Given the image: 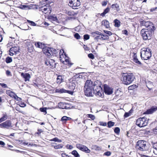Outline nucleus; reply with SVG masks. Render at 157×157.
Segmentation results:
<instances>
[{
	"mask_svg": "<svg viewBox=\"0 0 157 157\" xmlns=\"http://www.w3.org/2000/svg\"><path fill=\"white\" fill-rule=\"evenodd\" d=\"M97 83L96 82H93L91 80H87L85 83L84 91L85 95L87 96H92L93 89Z\"/></svg>",
	"mask_w": 157,
	"mask_h": 157,
	"instance_id": "nucleus-1",
	"label": "nucleus"
},
{
	"mask_svg": "<svg viewBox=\"0 0 157 157\" xmlns=\"http://www.w3.org/2000/svg\"><path fill=\"white\" fill-rule=\"evenodd\" d=\"M135 78V77L133 74L132 73H129L122 76L121 80L124 84L128 85L132 83Z\"/></svg>",
	"mask_w": 157,
	"mask_h": 157,
	"instance_id": "nucleus-2",
	"label": "nucleus"
},
{
	"mask_svg": "<svg viewBox=\"0 0 157 157\" xmlns=\"http://www.w3.org/2000/svg\"><path fill=\"white\" fill-rule=\"evenodd\" d=\"M151 49L149 48H144L141 51V57L142 59L147 60L151 57Z\"/></svg>",
	"mask_w": 157,
	"mask_h": 157,
	"instance_id": "nucleus-3",
	"label": "nucleus"
},
{
	"mask_svg": "<svg viewBox=\"0 0 157 157\" xmlns=\"http://www.w3.org/2000/svg\"><path fill=\"white\" fill-rule=\"evenodd\" d=\"M154 31L145 29H142L141 31V34L143 39L145 40L150 39L154 33Z\"/></svg>",
	"mask_w": 157,
	"mask_h": 157,
	"instance_id": "nucleus-4",
	"label": "nucleus"
},
{
	"mask_svg": "<svg viewBox=\"0 0 157 157\" xmlns=\"http://www.w3.org/2000/svg\"><path fill=\"white\" fill-rule=\"evenodd\" d=\"M136 147L141 151L147 150L148 148L146 146V142L143 140H138L136 143Z\"/></svg>",
	"mask_w": 157,
	"mask_h": 157,
	"instance_id": "nucleus-5",
	"label": "nucleus"
},
{
	"mask_svg": "<svg viewBox=\"0 0 157 157\" xmlns=\"http://www.w3.org/2000/svg\"><path fill=\"white\" fill-rule=\"evenodd\" d=\"M96 84V86H95L94 89H93V92H92V96L93 94H95L99 97H102L103 96V91L102 88L101 86Z\"/></svg>",
	"mask_w": 157,
	"mask_h": 157,
	"instance_id": "nucleus-6",
	"label": "nucleus"
},
{
	"mask_svg": "<svg viewBox=\"0 0 157 157\" xmlns=\"http://www.w3.org/2000/svg\"><path fill=\"white\" fill-rule=\"evenodd\" d=\"M140 23L141 26H144L145 27L148 28V30H155V29L153 24L149 21H140Z\"/></svg>",
	"mask_w": 157,
	"mask_h": 157,
	"instance_id": "nucleus-7",
	"label": "nucleus"
},
{
	"mask_svg": "<svg viewBox=\"0 0 157 157\" xmlns=\"http://www.w3.org/2000/svg\"><path fill=\"white\" fill-rule=\"evenodd\" d=\"M148 122V120L145 117L140 118L137 120L136 124L139 127H142L147 125Z\"/></svg>",
	"mask_w": 157,
	"mask_h": 157,
	"instance_id": "nucleus-8",
	"label": "nucleus"
},
{
	"mask_svg": "<svg viewBox=\"0 0 157 157\" xmlns=\"http://www.w3.org/2000/svg\"><path fill=\"white\" fill-rule=\"evenodd\" d=\"M68 5L73 9H78L81 4L80 1L78 0H68Z\"/></svg>",
	"mask_w": 157,
	"mask_h": 157,
	"instance_id": "nucleus-9",
	"label": "nucleus"
},
{
	"mask_svg": "<svg viewBox=\"0 0 157 157\" xmlns=\"http://www.w3.org/2000/svg\"><path fill=\"white\" fill-rule=\"evenodd\" d=\"M39 9L40 10L42 11L45 14L48 13H50L51 12V8L49 4H47L46 5L40 7Z\"/></svg>",
	"mask_w": 157,
	"mask_h": 157,
	"instance_id": "nucleus-10",
	"label": "nucleus"
},
{
	"mask_svg": "<svg viewBox=\"0 0 157 157\" xmlns=\"http://www.w3.org/2000/svg\"><path fill=\"white\" fill-rule=\"evenodd\" d=\"M19 48L18 47H13L11 48L10 50L9 55L10 56H13L14 55H16L19 52Z\"/></svg>",
	"mask_w": 157,
	"mask_h": 157,
	"instance_id": "nucleus-11",
	"label": "nucleus"
},
{
	"mask_svg": "<svg viewBox=\"0 0 157 157\" xmlns=\"http://www.w3.org/2000/svg\"><path fill=\"white\" fill-rule=\"evenodd\" d=\"M77 147L80 150L84 151L87 153H89L90 152V150L86 146L80 144H77L76 145Z\"/></svg>",
	"mask_w": 157,
	"mask_h": 157,
	"instance_id": "nucleus-12",
	"label": "nucleus"
},
{
	"mask_svg": "<svg viewBox=\"0 0 157 157\" xmlns=\"http://www.w3.org/2000/svg\"><path fill=\"white\" fill-rule=\"evenodd\" d=\"M53 49H51L47 47L43 48V51L44 54L46 56H49L52 55L53 54L52 50Z\"/></svg>",
	"mask_w": 157,
	"mask_h": 157,
	"instance_id": "nucleus-13",
	"label": "nucleus"
},
{
	"mask_svg": "<svg viewBox=\"0 0 157 157\" xmlns=\"http://www.w3.org/2000/svg\"><path fill=\"white\" fill-rule=\"evenodd\" d=\"M11 126V122L7 120L0 124V128L8 129Z\"/></svg>",
	"mask_w": 157,
	"mask_h": 157,
	"instance_id": "nucleus-14",
	"label": "nucleus"
},
{
	"mask_svg": "<svg viewBox=\"0 0 157 157\" xmlns=\"http://www.w3.org/2000/svg\"><path fill=\"white\" fill-rule=\"evenodd\" d=\"M104 92L105 94L110 95L112 94L113 89L106 85H104Z\"/></svg>",
	"mask_w": 157,
	"mask_h": 157,
	"instance_id": "nucleus-15",
	"label": "nucleus"
},
{
	"mask_svg": "<svg viewBox=\"0 0 157 157\" xmlns=\"http://www.w3.org/2000/svg\"><path fill=\"white\" fill-rule=\"evenodd\" d=\"M157 110V107L153 106L150 109L147 110L144 113V114H151L156 111Z\"/></svg>",
	"mask_w": 157,
	"mask_h": 157,
	"instance_id": "nucleus-16",
	"label": "nucleus"
},
{
	"mask_svg": "<svg viewBox=\"0 0 157 157\" xmlns=\"http://www.w3.org/2000/svg\"><path fill=\"white\" fill-rule=\"evenodd\" d=\"M48 18L50 21L54 23H59L58 20L56 15H50L48 17Z\"/></svg>",
	"mask_w": 157,
	"mask_h": 157,
	"instance_id": "nucleus-17",
	"label": "nucleus"
},
{
	"mask_svg": "<svg viewBox=\"0 0 157 157\" xmlns=\"http://www.w3.org/2000/svg\"><path fill=\"white\" fill-rule=\"evenodd\" d=\"M45 64L47 66L50 65L53 67L55 64V61L54 60L48 59L45 61Z\"/></svg>",
	"mask_w": 157,
	"mask_h": 157,
	"instance_id": "nucleus-18",
	"label": "nucleus"
},
{
	"mask_svg": "<svg viewBox=\"0 0 157 157\" xmlns=\"http://www.w3.org/2000/svg\"><path fill=\"white\" fill-rule=\"evenodd\" d=\"M96 38L98 39L101 40H105L109 39V37L108 36L105 34H100L99 35L96 36Z\"/></svg>",
	"mask_w": 157,
	"mask_h": 157,
	"instance_id": "nucleus-19",
	"label": "nucleus"
},
{
	"mask_svg": "<svg viewBox=\"0 0 157 157\" xmlns=\"http://www.w3.org/2000/svg\"><path fill=\"white\" fill-rule=\"evenodd\" d=\"M21 75L25 78V81H29V79L31 76L29 74L27 73H22L21 74Z\"/></svg>",
	"mask_w": 157,
	"mask_h": 157,
	"instance_id": "nucleus-20",
	"label": "nucleus"
},
{
	"mask_svg": "<svg viewBox=\"0 0 157 157\" xmlns=\"http://www.w3.org/2000/svg\"><path fill=\"white\" fill-rule=\"evenodd\" d=\"M68 88L71 90H73L75 87V81H72L69 82L68 84Z\"/></svg>",
	"mask_w": 157,
	"mask_h": 157,
	"instance_id": "nucleus-21",
	"label": "nucleus"
},
{
	"mask_svg": "<svg viewBox=\"0 0 157 157\" xmlns=\"http://www.w3.org/2000/svg\"><path fill=\"white\" fill-rule=\"evenodd\" d=\"M133 59L134 61L135 62V63L137 64H139L141 65V63L140 61L137 58V55L136 53H133Z\"/></svg>",
	"mask_w": 157,
	"mask_h": 157,
	"instance_id": "nucleus-22",
	"label": "nucleus"
},
{
	"mask_svg": "<svg viewBox=\"0 0 157 157\" xmlns=\"http://www.w3.org/2000/svg\"><path fill=\"white\" fill-rule=\"evenodd\" d=\"M101 24L104 26L106 28H109L110 27L109 22L106 20H104L102 21Z\"/></svg>",
	"mask_w": 157,
	"mask_h": 157,
	"instance_id": "nucleus-23",
	"label": "nucleus"
},
{
	"mask_svg": "<svg viewBox=\"0 0 157 157\" xmlns=\"http://www.w3.org/2000/svg\"><path fill=\"white\" fill-rule=\"evenodd\" d=\"M8 118L7 114H3L2 117L0 118V123L6 121Z\"/></svg>",
	"mask_w": 157,
	"mask_h": 157,
	"instance_id": "nucleus-24",
	"label": "nucleus"
},
{
	"mask_svg": "<svg viewBox=\"0 0 157 157\" xmlns=\"http://www.w3.org/2000/svg\"><path fill=\"white\" fill-rule=\"evenodd\" d=\"M63 55L62 54V55L60 56V59L61 61H62L64 64H67L69 63V61L68 59V58L66 57V58L65 59V60L64 61L63 60V58H62V56H63Z\"/></svg>",
	"mask_w": 157,
	"mask_h": 157,
	"instance_id": "nucleus-25",
	"label": "nucleus"
},
{
	"mask_svg": "<svg viewBox=\"0 0 157 157\" xmlns=\"http://www.w3.org/2000/svg\"><path fill=\"white\" fill-rule=\"evenodd\" d=\"M71 118L68 117L67 116H64L62 117L61 119V121L63 122V123H65L67 121H69L71 120Z\"/></svg>",
	"mask_w": 157,
	"mask_h": 157,
	"instance_id": "nucleus-26",
	"label": "nucleus"
},
{
	"mask_svg": "<svg viewBox=\"0 0 157 157\" xmlns=\"http://www.w3.org/2000/svg\"><path fill=\"white\" fill-rule=\"evenodd\" d=\"M114 22L115 23L114 26L115 27H118L120 26L121 22L117 19H115L114 21Z\"/></svg>",
	"mask_w": 157,
	"mask_h": 157,
	"instance_id": "nucleus-27",
	"label": "nucleus"
},
{
	"mask_svg": "<svg viewBox=\"0 0 157 157\" xmlns=\"http://www.w3.org/2000/svg\"><path fill=\"white\" fill-rule=\"evenodd\" d=\"M35 46L37 48H44V44H42L40 42H38L37 43H35Z\"/></svg>",
	"mask_w": 157,
	"mask_h": 157,
	"instance_id": "nucleus-28",
	"label": "nucleus"
},
{
	"mask_svg": "<svg viewBox=\"0 0 157 157\" xmlns=\"http://www.w3.org/2000/svg\"><path fill=\"white\" fill-rule=\"evenodd\" d=\"M67 93L70 94H72V92L71 91L66 90L64 89H59L60 93Z\"/></svg>",
	"mask_w": 157,
	"mask_h": 157,
	"instance_id": "nucleus-29",
	"label": "nucleus"
},
{
	"mask_svg": "<svg viewBox=\"0 0 157 157\" xmlns=\"http://www.w3.org/2000/svg\"><path fill=\"white\" fill-rule=\"evenodd\" d=\"M109 7H107L104 10V12L101 14V15L102 17H104L106 14L109 12Z\"/></svg>",
	"mask_w": 157,
	"mask_h": 157,
	"instance_id": "nucleus-30",
	"label": "nucleus"
},
{
	"mask_svg": "<svg viewBox=\"0 0 157 157\" xmlns=\"http://www.w3.org/2000/svg\"><path fill=\"white\" fill-rule=\"evenodd\" d=\"M63 79L62 77L60 75L58 76L56 80V82L58 83H60L62 82Z\"/></svg>",
	"mask_w": 157,
	"mask_h": 157,
	"instance_id": "nucleus-31",
	"label": "nucleus"
},
{
	"mask_svg": "<svg viewBox=\"0 0 157 157\" xmlns=\"http://www.w3.org/2000/svg\"><path fill=\"white\" fill-rule=\"evenodd\" d=\"M6 93L8 95L13 98L15 94L14 92L10 90L6 91Z\"/></svg>",
	"mask_w": 157,
	"mask_h": 157,
	"instance_id": "nucleus-32",
	"label": "nucleus"
},
{
	"mask_svg": "<svg viewBox=\"0 0 157 157\" xmlns=\"http://www.w3.org/2000/svg\"><path fill=\"white\" fill-rule=\"evenodd\" d=\"M55 149H59L62 148L63 146L61 144H58L57 145L53 146L52 145Z\"/></svg>",
	"mask_w": 157,
	"mask_h": 157,
	"instance_id": "nucleus-33",
	"label": "nucleus"
},
{
	"mask_svg": "<svg viewBox=\"0 0 157 157\" xmlns=\"http://www.w3.org/2000/svg\"><path fill=\"white\" fill-rule=\"evenodd\" d=\"M5 61L7 63H10L12 61V58L11 57H8L6 58Z\"/></svg>",
	"mask_w": 157,
	"mask_h": 157,
	"instance_id": "nucleus-34",
	"label": "nucleus"
},
{
	"mask_svg": "<svg viewBox=\"0 0 157 157\" xmlns=\"http://www.w3.org/2000/svg\"><path fill=\"white\" fill-rule=\"evenodd\" d=\"M50 140L52 141H53L55 142H57L58 143H60L62 142V140H61L58 139V138L57 137L54 138Z\"/></svg>",
	"mask_w": 157,
	"mask_h": 157,
	"instance_id": "nucleus-35",
	"label": "nucleus"
},
{
	"mask_svg": "<svg viewBox=\"0 0 157 157\" xmlns=\"http://www.w3.org/2000/svg\"><path fill=\"white\" fill-rule=\"evenodd\" d=\"M72 154L76 157H79V155L76 150H74L72 152Z\"/></svg>",
	"mask_w": 157,
	"mask_h": 157,
	"instance_id": "nucleus-36",
	"label": "nucleus"
},
{
	"mask_svg": "<svg viewBox=\"0 0 157 157\" xmlns=\"http://www.w3.org/2000/svg\"><path fill=\"white\" fill-rule=\"evenodd\" d=\"M114 123L111 121H109L108 123V127L109 128H111L112 126H114Z\"/></svg>",
	"mask_w": 157,
	"mask_h": 157,
	"instance_id": "nucleus-37",
	"label": "nucleus"
},
{
	"mask_svg": "<svg viewBox=\"0 0 157 157\" xmlns=\"http://www.w3.org/2000/svg\"><path fill=\"white\" fill-rule=\"evenodd\" d=\"M93 148H92L94 149L96 151H99L101 149V147L97 146L96 145L93 146Z\"/></svg>",
	"mask_w": 157,
	"mask_h": 157,
	"instance_id": "nucleus-38",
	"label": "nucleus"
},
{
	"mask_svg": "<svg viewBox=\"0 0 157 157\" xmlns=\"http://www.w3.org/2000/svg\"><path fill=\"white\" fill-rule=\"evenodd\" d=\"M13 98L17 101H20L21 100V98L18 97L15 94L14 95Z\"/></svg>",
	"mask_w": 157,
	"mask_h": 157,
	"instance_id": "nucleus-39",
	"label": "nucleus"
},
{
	"mask_svg": "<svg viewBox=\"0 0 157 157\" xmlns=\"http://www.w3.org/2000/svg\"><path fill=\"white\" fill-rule=\"evenodd\" d=\"M111 7L112 9L116 8L117 9H118L119 8V6L117 4H113L111 5Z\"/></svg>",
	"mask_w": 157,
	"mask_h": 157,
	"instance_id": "nucleus-40",
	"label": "nucleus"
},
{
	"mask_svg": "<svg viewBox=\"0 0 157 157\" xmlns=\"http://www.w3.org/2000/svg\"><path fill=\"white\" fill-rule=\"evenodd\" d=\"M114 132L117 134H118L120 133V129L118 127H116L114 130Z\"/></svg>",
	"mask_w": 157,
	"mask_h": 157,
	"instance_id": "nucleus-41",
	"label": "nucleus"
},
{
	"mask_svg": "<svg viewBox=\"0 0 157 157\" xmlns=\"http://www.w3.org/2000/svg\"><path fill=\"white\" fill-rule=\"evenodd\" d=\"M41 112L45 113V114L47 113L46 108H41L40 109Z\"/></svg>",
	"mask_w": 157,
	"mask_h": 157,
	"instance_id": "nucleus-42",
	"label": "nucleus"
},
{
	"mask_svg": "<svg viewBox=\"0 0 157 157\" xmlns=\"http://www.w3.org/2000/svg\"><path fill=\"white\" fill-rule=\"evenodd\" d=\"M74 36L77 39H79L80 38V36L77 33H76L75 34Z\"/></svg>",
	"mask_w": 157,
	"mask_h": 157,
	"instance_id": "nucleus-43",
	"label": "nucleus"
},
{
	"mask_svg": "<svg viewBox=\"0 0 157 157\" xmlns=\"http://www.w3.org/2000/svg\"><path fill=\"white\" fill-rule=\"evenodd\" d=\"M111 155V153L109 151H107L105 152L103 154V155H106L107 156H109Z\"/></svg>",
	"mask_w": 157,
	"mask_h": 157,
	"instance_id": "nucleus-44",
	"label": "nucleus"
},
{
	"mask_svg": "<svg viewBox=\"0 0 157 157\" xmlns=\"http://www.w3.org/2000/svg\"><path fill=\"white\" fill-rule=\"evenodd\" d=\"M88 57L92 59H93L94 58V56L92 53L89 54L88 55Z\"/></svg>",
	"mask_w": 157,
	"mask_h": 157,
	"instance_id": "nucleus-45",
	"label": "nucleus"
},
{
	"mask_svg": "<svg viewBox=\"0 0 157 157\" xmlns=\"http://www.w3.org/2000/svg\"><path fill=\"white\" fill-rule=\"evenodd\" d=\"M27 21L31 24V25L33 26H35L36 25V24L33 21H29V20H27Z\"/></svg>",
	"mask_w": 157,
	"mask_h": 157,
	"instance_id": "nucleus-46",
	"label": "nucleus"
},
{
	"mask_svg": "<svg viewBox=\"0 0 157 157\" xmlns=\"http://www.w3.org/2000/svg\"><path fill=\"white\" fill-rule=\"evenodd\" d=\"M104 31L105 33L108 34L109 36H111L112 34V33L110 31H109L106 30H104Z\"/></svg>",
	"mask_w": 157,
	"mask_h": 157,
	"instance_id": "nucleus-47",
	"label": "nucleus"
},
{
	"mask_svg": "<svg viewBox=\"0 0 157 157\" xmlns=\"http://www.w3.org/2000/svg\"><path fill=\"white\" fill-rule=\"evenodd\" d=\"M90 36L88 35H85L84 36V38L85 40H87L89 39Z\"/></svg>",
	"mask_w": 157,
	"mask_h": 157,
	"instance_id": "nucleus-48",
	"label": "nucleus"
},
{
	"mask_svg": "<svg viewBox=\"0 0 157 157\" xmlns=\"http://www.w3.org/2000/svg\"><path fill=\"white\" fill-rule=\"evenodd\" d=\"M88 117L90 118L91 119L93 120L95 119V117L93 115L89 114Z\"/></svg>",
	"mask_w": 157,
	"mask_h": 157,
	"instance_id": "nucleus-49",
	"label": "nucleus"
},
{
	"mask_svg": "<svg viewBox=\"0 0 157 157\" xmlns=\"http://www.w3.org/2000/svg\"><path fill=\"white\" fill-rule=\"evenodd\" d=\"M0 85H1V86H2V87L4 88H6L7 87L6 84L4 83H0Z\"/></svg>",
	"mask_w": 157,
	"mask_h": 157,
	"instance_id": "nucleus-50",
	"label": "nucleus"
},
{
	"mask_svg": "<svg viewBox=\"0 0 157 157\" xmlns=\"http://www.w3.org/2000/svg\"><path fill=\"white\" fill-rule=\"evenodd\" d=\"M153 148L157 150V142L154 143L153 146Z\"/></svg>",
	"mask_w": 157,
	"mask_h": 157,
	"instance_id": "nucleus-51",
	"label": "nucleus"
},
{
	"mask_svg": "<svg viewBox=\"0 0 157 157\" xmlns=\"http://www.w3.org/2000/svg\"><path fill=\"white\" fill-rule=\"evenodd\" d=\"M107 1H103V2H102V3L101 4H102V6H106L107 5Z\"/></svg>",
	"mask_w": 157,
	"mask_h": 157,
	"instance_id": "nucleus-52",
	"label": "nucleus"
},
{
	"mask_svg": "<svg viewBox=\"0 0 157 157\" xmlns=\"http://www.w3.org/2000/svg\"><path fill=\"white\" fill-rule=\"evenodd\" d=\"M6 74L7 75H11V72L9 70H7L6 71Z\"/></svg>",
	"mask_w": 157,
	"mask_h": 157,
	"instance_id": "nucleus-53",
	"label": "nucleus"
},
{
	"mask_svg": "<svg viewBox=\"0 0 157 157\" xmlns=\"http://www.w3.org/2000/svg\"><path fill=\"white\" fill-rule=\"evenodd\" d=\"M100 123L101 125H102L103 126H105L106 125V123L105 122H100Z\"/></svg>",
	"mask_w": 157,
	"mask_h": 157,
	"instance_id": "nucleus-54",
	"label": "nucleus"
},
{
	"mask_svg": "<svg viewBox=\"0 0 157 157\" xmlns=\"http://www.w3.org/2000/svg\"><path fill=\"white\" fill-rule=\"evenodd\" d=\"M153 131L155 134H157V126L154 129H153Z\"/></svg>",
	"mask_w": 157,
	"mask_h": 157,
	"instance_id": "nucleus-55",
	"label": "nucleus"
},
{
	"mask_svg": "<svg viewBox=\"0 0 157 157\" xmlns=\"http://www.w3.org/2000/svg\"><path fill=\"white\" fill-rule=\"evenodd\" d=\"M122 33L126 35H128V31L127 30H124L122 31Z\"/></svg>",
	"mask_w": 157,
	"mask_h": 157,
	"instance_id": "nucleus-56",
	"label": "nucleus"
},
{
	"mask_svg": "<svg viewBox=\"0 0 157 157\" xmlns=\"http://www.w3.org/2000/svg\"><path fill=\"white\" fill-rule=\"evenodd\" d=\"M129 116V114L128 113H125L124 114V116L125 117H127Z\"/></svg>",
	"mask_w": 157,
	"mask_h": 157,
	"instance_id": "nucleus-57",
	"label": "nucleus"
},
{
	"mask_svg": "<svg viewBox=\"0 0 157 157\" xmlns=\"http://www.w3.org/2000/svg\"><path fill=\"white\" fill-rule=\"evenodd\" d=\"M26 105L24 103H21L20 105V106L22 107H24Z\"/></svg>",
	"mask_w": 157,
	"mask_h": 157,
	"instance_id": "nucleus-58",
	"label": "nucleus"
},
{
	"mask_svg": "<svg viewBox=\"0 0 157 157\" xmlns=\"http://www.w3.org/2000/svg\"><path fill=\"white\" fill-rule=\"evenodd\" d=\"M38 132H36V133L38 135L40 134L41 132H42V130L41 129L38 130Z\"/></svg>",
	"mask_w": 157,
	"mask_h": 157,
	"instance_id": "nucleus-59",
	"label": "nucleus"
},
{
	"mask_svg": "<svg viewBox=\"0 0 157 157\" xmlns=\"http://www.w3.org/2000/svg\"><path fill=\"white\" fill-rule=\"evenodd\" d=\"M5 144V143L4 142L2 141H0V145H4Z\"/></svg>",
	"mask_w": 157,
	"mask_h": 157,
	"instance_id": "nucleus-60",
	"label": "nucleus"
},
{
	"mask_svg": "<svg viewBox=\"0 0 157 157\" xmlns=\"http://www.w3.org/2000/svg\"><path fill=\"white\" fill-rule=\"evenodd\" d=\"M68 64L69 67H70L71 65H72L73 64V63H71L69 61V63H68Z\"/></svg>",
	"mask_w": 157,
	"mask_h": 157,
	"instance_id": "nucleus-61",
	"label": "nucleus"
},
{
	"mask_svg": "<svg viewBox=\"0 0 157 157\" xmlns=\"http://www.w3.org/2000/svg\"><path fill=\"white\" fill-rule=\"evenodd\" d=\"M95 33L96 34H97V35H99L100 34H101V33H100L98 31H96L95 32Z\"/></svg>",
	"mask_w": 157,
	"mask_h": 157,
	"instance_id": "nucleus-62",
	"label": "nucleus"
},
{
	"mask_svg": "<svg viewBox=\"0 0 157 157\" xmlns=\"http://www.w3.org/2000/svg\"><path fill=\"white\" fill-rule=\"evenodd\" d=\"M133 87L134 86H130L129 87V88L130 90L134 88Z\"/></svg>",
	"mask_w": 157,
	"mask_h": 157,
	"instance_id": "nucleus-63",
	"label": "nucleus"
},
{
	"mask_svg": "<svg viewBox=\"0 0 157 157\" xmlns=\"http://www.w3.org/2000/svg\"><path fill=\"white\" fill-rule=\"evenodd\" d=\"M56 92L57 93H59V89H57L56 90Z\"/></svg>",
	"mask_w": 157,
	"mask_h": 157,
	"instance_id": "nucleus-64",
	"label": "nucleus"
}]
</instances>
